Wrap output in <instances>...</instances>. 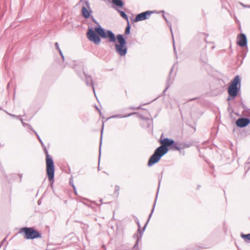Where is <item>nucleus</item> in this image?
<instances>
[{"label": "nucleus", "instance_id": "7", "mask_svg": "<svg viewBox=\"0 0 250 250\" xmlns=\"http://www.w3.org/2000/svg\"><path fill=\"white\" fill-rule=\"evenodd\" d=\"M19 232L23 234L26 239H34L42 237L41 233L32 227H24L20 229Z\"/></svg>", "mask_w": 250, "mask_h": 250}, {"label": "nucleus", "instance_id": "30", "mask_svg": "<svg viewBox=\"0 0 250 250\" xmlns=\"http://www.w3.org/2000/svg\"><path fill=\"white\" fill-rule=\"evenodd\" d=\"M135 222H136V223L137 224L138 227V228H141V225H140L139 221L137 217L135 218Z\"/></svg>", "mask_w": 250, "mask_h": 250}, {"label": "nucleus", "instance_id": "13", "mask_svg": "<svg viewBox=\"0 0 250 250\" xmlns=\"http://www.w3.org/2000/svg\"><path fill=\"white\" fill-rule=\"evenodd\" d=\"M91 13L92 10L90 9H88L86 6L82 7V14L85 19L89 18Z\"/></svg>", "mask_w": 250, "mask_h": 250}, {"label": "nucleus", "instance_id": "42", "mask_svg": "<svg viewBox=\"0 0 250 250\" xmlns=\"http://www.w3.org/2000/svg\"><path fill=\"white\" fill-rule=\"evenodd\" d=\"M208 247H200V249H207V248H208Z\"/></svg>", "mask_w": 250, "mask_h": 250}, {"label": "nucleus", "instance_id": "45", "mask_svg": "<svg viewBox=\"0 0 250 250\" xmlns=\"http://www.w3.org/2000/svg\"><path fill=\"white\" fill-rule=\"evenodd\" d=\"M94 95H95V97H96V99H98V97H96V94H94Z\"/></svg>", "mask_w": 250, "mask_h": 250}, {"label": "nucleus", "instance_id": "24", "mask_svg": "<svg viewBox=\"0 0 250 250\" xmlns=\"http://www.w3.org/2000/svg\"><path fill=\"white\" fill-rule=\"evenodd\" d=\"M33 131L34 132V133H35V134H36V135L37 136V138H38V140L39 141L40 143H41V145H42V146H44V144H43V142L42 141V139H41L40 137L39 136V134H38L37 133V132L36 131H35L34 130Z\"/></svg>", "mask_w": 250, "mask_h": 250}, {"label": "nucleus", "instance_id": "10", "mask_svg": "<svg viewBox=\"0 0 250 250\" xmlns=\"http://www.w3.org/2000/svg\"><path fill=\"white\" fill-rule=\"evenodd\" d=\"M250 124V119L248 118H240L236 121V125L238 127L243 128L247 126Z\"/></svg>", "mask_w": 250, "mask_h": 250}, {"label": "nucleus", "instance_id": "37", "mask_svg": "<svg viewBox=\"0 0 250 250\" xmlns=\"http://www.w3.org/2000/svg\"><path fill=\"white\" fill-rule=\"evenodd\" d=\"M131 108L132 109H141V108L140 106H139V107H136H136H131Z\"/></svg>", "mask_w": 250, "mask_h": 250}, {"label": "nucleus", "instance_id": "31", "mask_svg": "<svg viewBox=\"0 0 250 250\" xmlns=\"http://www.w3.org/2000/svg\"><path fill=\"white\" fill-rule=\"evenodd\" d=\"M120 190V187L118 185H116L115 186V192H119V191Z\"/></svg>", "mask_w": 250, "mask_h": 250}, {"label": "nucleus", "instance_id": "28", "mask_svg": "<svg viewBox=\"0 0 250 250\" xmlns=\"http://www.w3.org/2000/svg\"><path fill=\"white\" fill-rule=\"evenodd\" d=\"M117 250H130L129 249H127L124 246L121 247L120 248L117 249Z\"/></svg>", "mask_w": 250, "mask_h": 250}, {"label": "nucleus", "instance_id": "15", "mask_svg": "<svg viewBox=\"0 0 250 250\" xmlns=\"http://www.w3.org/2000/svg\"><path fill=\"white\" fill-rule=\"evenodd\" d=\"M136 114L135 112H133V113H130L129 114H126V115H122V114H116V115H113L110 117H109L108 119H111V118H127V117H128L133 114Z\"/></svg>", "mask_w": 250, "mask_h": 250}, {"label": "nucleus", "instance_id": "3", "mask_svg": "<svg viewBox=\"0 0 250 250\" xmlns=\"http://www.w3.org/2000/svg\"><path fill=\"white\" fill-rule=\"evenodd\" d=\"M241 79L239 75H236L231 81L228 89L229 96L227 101L233 100L237 96L241 89Z\"/></svg>", "mask_w": 250, "mask_h": 250}, {"label": "nucleus", "instance_id": "20", "mask_svg": "<svg viewBox=\"0 0 250 250\" xmlns=\"http://www.w3.org/2000/svg\"><path fill=\"white\" fill-rule=\"evenodd\" d=\"M130 28H131V26H130V23H129V21H128V22H127V25L126 27L125 32V35H129L130 34Z\"/></svg>", "mask_w": 250, "mask_h": 250}, {"label": "nucleus", "instance_id": "5", "mask_svg": "<svg viewBox=\"0 0 250 250\" xmlns=\"http://www.w3.org/2000/svg\"><path fill=\"white\" fill-rule=\"evenodd\" d=\"M44 152L46 155V173L48 176V180L50 182H54L55 174L54 163L52 157L49 155L48 150L45 146H42Z\"/></svg>", "mask_w": 250, "mask_h": 250}, {"label": "nucleus", "instance_id": "47", "mask_svg": "<svg viewBox=\"0 0 250 250\" xmlns=\"http://www.w3.org/2000/svg\"><path fill=\"white\" fill-rule=\"evenodd\" d=\"M78 74L79 75V77H81V75L79 73H78Z\"/></svg>", "mask_w": 250, "mask_h": 250}, {"label": "nucleus", "instance_id": "36", "mask_svg": "<svg viewBox=\"0 0 250 250\" xmlns=\"http://www.w3.org/2000/svg\"><path fill=\"white\" fill-rule=\"evenodd\" d=\"M18 175L19 176L20 182H21V179H22V175L21 174H19Z\"/></svg>", "mask_w": 250, "mask_h": 250}, {"label": "nucleus", "instance_id": "26", "mask_svg": "<svg viewBox=\"0 0 250 250\" xmlns=\"http://www.w3.org/2000/svg\"><path fill=\"white\" fill-rule=\"evenodd\" d=\"M163 17L164 18V19L166 21L167 23L168 26L169 27L171 33L172 35H173L172 30V27H171V24L169 22V21H168L167 19V18L165 16V15H163Z\"/></svg>", "mask_w": 250, "mask_h": 250}, {"label": "nucleus", "instance_id": "27", "mask_svg": "<svg viewBox=\"0 0 250 250\" xmlns=\"http://www.w3.org/2000/svg\"><path fill=\"white\" fill-rule=\"evenodd\" d=\"M9 115L10 116H11V117H14V118H16V119H18V120H20V119H21V116L20 115H19V116H17V115H13V114H9Z\"/></svg>", "mask_w": 250, "mask_h": 250}, {"label": "nucleus", "instance_id": "23", "mask_svg": "<svg viewBox=\"0 0 250 250\" xmlns=\"http://www.w3.org/2000/svg\"><path fill=\"white\" fill-rule=\"evenodd\" d=\"M119 12L120 13V15L121 16V17L122 18H123L124 19L126 20L127 22H128V21H129L128 19V16L125 14V13L123 11H120Z\"/></svg>", "mask_w": 250, "mask_h": 250}, {"label": "nucleus", "instance_id": "16", "mask_svg": "<svg viewBox=\"0 0 250 250\" xmlns=\"http://www.w3.org/2000/svg\"><path fill=\"white\" fill-rule=\"evenodd\" d=\"M138 117L141 118L142 120H146L147 122H148L147 123V126L148 127H149L151 125V124L152 122V120H150L148 118H146L144 115L142 114H139L138 115Z\"/></svg>", "mask_w": 250, "mask_h": 250}, {"label": "nucleus", "instance_id": "40", "mask_svg": "<svg viewBox=\"0 0 250 250\" xmlns=\"http://www.w3.org/2000/svg\"><path fill=\"white\" fill-rule=\"evenodd\" d=\"M173 47H174V53H176V50H175V44H174V42H173Z\"/></svg>", "mask_w": 250, "mask_h": 250}, {"label": "nucleus", "instance_id": "35", "mask_svg": "<svg viewBox=\"0 0 250 250\" xmlns=\"http://www.w3.org/2000/svg\"><path fill=\"white\" fill-rule=\"evenodd\" d=\"M10 176L11 177V178L15 179V178H16L17 175L15 174H11L10 175Z\"/></svg>", "mask_w": 250, "mask_h": 250}, {"label": "nucleus", "instance_id": "19", "mask_svg": "<svg viewBox=\"0 0 250 250\" xmlns=\"http://www.w3.org/2000/svg\"><path fill=\"white\" fill-rule=\"evenodd\" d=\"M191 146L190 144L187 143H180V150L181 149H184L186 148H188L190 147Z\"/></svg>", "mask_w": 250, "mask_h": 250}, {"label": "nucleus", "instance_id": "11", "mask_svg": "<svg viewBox=\"0 0 250 250\" xmlns=\"http://www.w3.org/2000/svg\"><path fill=\"white\" fill-rule=\"evenodd\" d=\"M83 74L84 75L85 79V83H86L87 86H91V87L93 89V92L95 94V88H94L92 77L90 75H88L86 74L83 71Z\"/></svg>", "mask_w": 250, "mask_h": 250}, {"label": "nucleus", "instance_id": "41", "mask_svg": "<svg viewBox=\"0 0 250 250\" xmlns=\"http://www.w3.org/2000/svg\"><path fill=\"white\" fill-rule=\"evenodd\" d=\"M196 99V98H193V99H190V100H189L188 101H191L194 100H195V99Z\"/></svg>", "mask_w": 250, "mask_h": 250}, {"label": "nucleus", "instance_id": "18", "mask_svg": "<svg viewBox=\"0 0 250 250\" xmlns=\"http://www.w3.org/2000/svg\"><path fill=\"white\" fill-rule=\"evenodd\" d=\"M80 3H82L83 6H86L88 9H90V4L88 0H80Z\"/></svg>", "mask_w": 250, "mask_h": 250}, {"label": "nucleus", "instance_id": "4", "mask_svg": "<svg viewBox=\"0 0 250 250\" xmlns=\"http://www.w3.org/2000/svg\"><path fill=\"white\" fill-rule=\"evenodd\" d=\"M161 180H162V178H161V179L159 180V188H158V189H159V187H160V183H161ZM158 191H159V189H158ZM158 194V191H157V195H156L155 201L154 202L153 208L152 209V210L151 211L150 214L149 215L148 219L147 222H146V223L145 224V226H144V227L142 229H141V228H138V229L137 230V232L135 233L133 235V238L136 239V242H135V244L134 246L133 247V250H138V247H139L138 244H139V242L142 239V236L143 235V233H144V231L146 230V226H147V224H148V222L149 221V220H150V218H151V217L152 216V213H153V212L154 211L155 206V205H156V200H157V198Z\"/></svg>", "mask_w": 250, "mask_h": 250}, {"label": "nucleus", "instance_id": "6", "mask_svg": "<svg viewBox=\"0 0 250 250\" xmlns=\"http://www.w3.org/2000/svg\"><path fill=\"white\" fill-rule=\"evenodd\" d=\"M118 43L115 45L116 52L121 56H125L127 52L126 42L124 36L122 34H118L116 36V41Z\"/></svg>", "mask_w": 250, "mask_h": 250}, {"label": "nucleus", "instance_id": "43", "mask_svg": "<svg viewBox=\"0 0 250 250\" xmlns=\"http://www.w3.org/2000/svg\"><path fill=\"white\" fill-rule=\"evenodd\" d=\"M100 202L101 203H102V202H103V199H100Z\"/></svg>", "mask_w": 250, "mask_h": 250}, {"label": "nucleus", "instance_id": "12", "mask_svg": "<svg viewBox=\"0 0 250 250\" xmlns=\"http://www.w3.org/2000/svg\"><path fill=\"white\" fill-rule=\"evenodd\" d=\"M173 67L174 65L171 68L170 72L169 73V75L167 79V83H166V88L163 91V93L164 94L166 90L169 87L170 84L173 83L174 81V77H171V73L173 71Z\"/></svg>", "mask_w": 250, "mask_h": 250}, {"label": "nucleus", "instance_id": "8", "mask_svg": "<svg viewBox=\"0 0 250 250\" xmlns=\"http://www.w3.org/2000/svg\"><path fill=\"white\" fill-rule=\"evenodd\" d=\"M154 11H146L145 12L141 13L138 14L135 17L134 21V22H138L139 21H144L145 20H147L149 18L151 14L153 13Z\"/></svg>", "mask_w": 250, "mask_h": 250}, {"label": "nucleus", "instance_id": "29", "mask_svg": "<svg viewBox=\"0 0 250 250\" xmlns=\"http://www.w3.org/2000/svg\"><path fill=\"white\" fill-rule=\"evenodd\" d=\"M55 46L56 47V49H57L59 51H61V49L60 48L59 43L58 42H55Z\"/></svg>", "mask_w": 250, "mask_h": 250}, {"label": "nucleus", "instance_id": "14", "mask_svg": "<svg viewBox=\"0 0 250 250\" xmlns=\"http://www.w3.org/2000/svg\"><path fill=\"white\" fill-rule=\"evenodd\" d=\"M171 149L173 150H177V151H180V143H177L174 141L173 140V143L170 146L169 149Z\"/></svg>", "mask_w": 250, "mask_h": 250}, {"label": "nucleus", "instance_id": "46", "mask_svg": "<svg viewBox=\"0 0 250 250\" xmlns=\"http://www.w3.org/2000/svg\"><path fill=\"white\" fill-rule=\"evenodd\" d=\"M40 202H39V201H38V204L40 205Z\"/></svg>", "mask_w": 250, "mask_h": 250}, {"label": "nucleus", "instance_id": "21", "mask_svg": "<svg viewBox=\"0 0 250 250\" xmlns=\"http://www.w3.org/2000/svg\"><path fill=\"white\" fill-rule=\"evenodd\" d=\"M20 120L21 121V123L22 124V125H23V126H27L30 129H31L32 131H33L34 130V129L32 127V126H31L29 124H26V123H25L23 121V119L22 118H21L20 119Z\"/></svg>", "mask_w": 250, "mask_h": 250}, {"label": "nucleus", "instance_id": "39", "mask_svg": "<svg viewBox=\"0 0 250 250\" xmlns=\"http://www.w3.org/2000/svg\"><path fill=\"white\" fill-rule=\"evenodd\" d=\"M69 183H70V185H71V186H72V183H74L73 180L70 179V181H69Z\"/></svg>", "mask_w": 250, "mask_h": 250}, {"label": "nucleus", "instance_id": "17", "mask_svg": "<svg viewBox=\"0 0 250 250\" xmlns=\"http://www.w3.org/2000/svg\"><path fill=\"white\" fill-rule=\"evenodd\" d=\"M112 3L120 7H122L124 5V2L122 0H112Z\"/></svg>", "mask_w": 250, "mask_h": 250}, {"label": "nucleus", "instance_id": "44", "mask_svg": "<svg viewBox=\"0 0 250 250\" xmlns=\"http://www.w3.org/2000/svg\"><path fill=\"white\" fill-rule=\"evenodd\" d=\"M204 60H204V62H206V61H207L206 58H204Z\"/></svg>", "mask_w": 250, "mask_h": 250}, {"label": "nucleus", "instance_id": "25", "mask_svg": "<svg viewBox=\"0 0 250 250\" xmlns=\"http://www.w3.org/2000/svg\"><path fill=\"white\" fill-rule=\"evenodd\" d=\"M103 128H104V124L103 125ZM103 128H102L101 131V141H100V150H99V159H100V156H101V146L102 142V137H103ZM100 163V159H99V163Z\"/></svg>", "mask_w": 250, "mask_h": 250}, {"label": "nucleus", "instance_id": "38", "mask_svg": "<svg viewBox=\"0 0 250 250\" xmlns=\"http://www.w3.org/2000/svg\"><path fill=\"white\" fill-rule=\"evenodd\" d=\"M96 108L99 111L100 114H101V110L98 108V106L97 105L95 106Z\"/></svg>", "mask_w": 250, "mask_h": 250}, {"label": "nucleus", "instance_id": "1", "mask_svg": "<svg viewBox=\"0 0 250 250\" xmlns=\"http://www.w3.org/2000/svg\"><path fill=\"white\" fill-rule=\"evenodd\" d=\"M92 21L97 24L98 26L95 27L94 30L92 28L88 29L86 36L90 41L96 45L101 42V39H108L110 42H116V36L111 30H106L103 28L93 17H92Z\"/></svg>", "mask_w": 250, "mask_h": 250}, {"label": "nucleus", "instance_id": "34", "mask_svg": "<svg viewBox=\"0 0 250 250\" xmlns=\"http://www.w3.org/2000/svg\"><path fill=\"white\" fill-rule=\"evenodd\" d=\"M59 52L60 53V55L61 56L62 58V59L63 60H64V56H63V55L62 54V50H61V51H60Z\"/></svg>", "mask_w": 250, "mask_h": 250}, {"label": "nucleus", "instance_id": "33", "mask_svg": "<svg viewBox=\"0 0 250 250\" xmlns=\"http://www.w3.org/2000/svg\"><path fill=\"white\" fill-rule=\"evenodd\" d=\"M72 187H73V188L74 189V191L75 194H77L76 188V187H75L74 183H72Z\"/></svg>", "mask_w": 250, "mask_h": 250}, {"label": "nucleus", "instance_id": "2", "mask_svg": "<svg viewBox=\"0 0 250 250\" xmlns=\"http://www.w3.org/2000/svg\"><path fill=\"white\" fill-rule=\"evenodd\" d=\"M163 136V134H162L159 141L161 146L155 150L148 160L147 166L149 167L158 163L161 158L168 152L170 146L173 143V139L168 138L162 139Z\"/></svg>", "mask_w": 250, "mask_h": 250}, {"label": "nucleus", "instance_id": "32", "mask_svg": "<svg viewBox=\"0 0 250 250\" xmlns=\"http://www.w3.org/2000/svg\"><path fill=\"white\" fill-rule=\"evenodd\" d=\"M6 237L2 240V241L0 242V248L2 246V245L3 244V243L6 241Z\"/></svg>", "mask_w": 250, "mask_h": 250}, {"label": "nucleus", "instance_id": "48", "mask_svg": "<svg viewBox=\"0 0 250 250\" xmlns=\"http://www.w3.org/2000/svg\"><path fill=\"white\" fill-rule=\"evenodd\" d=\"M140 250L138 249V250Z\"/></svg>", "mask_w": 250, "mask_h": 250}, {"label": "nucleus", "instance_id": "9", "mask_svg": "<svg viewBox=\"0 0 250 250\" xmlns=\"http://www.w3.org/2000/svg\"><path fill=\"white\" fill-rule=\"evenodd\" d=\"M237 44L241 47H246L248 49V41L246 35L244 33L239 34L237 38Z\"/></svg>", "mask_w": 250, "mask_h": 250}, {"label": "nucleus", "instance_id": "22", "mask_svg": "<svg viewBox=\"0 0 250 250\" xmlns=\"http://www.w3.org/2000/svg\"><path fill=\"white\" fill-rule=\"evenodd\" d=\"M241 236L246 241H250V233L247 234H241Z\"/></svg>", "mask_w": 250, "mask_h": 250}]
</instances>
